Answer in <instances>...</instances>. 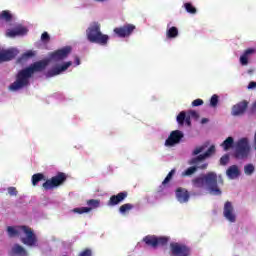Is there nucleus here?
<instances>
[{"label": "nucleus", "instance_id": "473e14b6", "mask_svg": "<svg viewBox=\"0 0 256 256\" xmlns=\"http://www.w3.org/2000/svg\"><path fill=\"white\" fill-rule=\"evenodd\" d=\"M254 172H255V166H253V164H247L244 167V173L246 175H253Z\"/></svg>", "mask_w": 256, "mask_h": 256}, {"label": "nucleus", "instance_id": "4be33fe9", "mask_svg": "<svg viewBox=\"0 0 256 256\" xmlns=\"http://www.w3.org/2000/svg\"><path fill=\"white\" fill-rule=\"evenodd\" d=\"M27 28L22 26H17L14 29H8L6 32V37H17L19 35H26Z\"/></svg>", "mask_w": 256, "mask_h": 256}, {"label": "nucleus", "instance_id": "a211bd4d", "mask_svg": "<svg viewBox=\"0 0 256 256\" xmlns=\"http://www.w3.org/2000/svg\"><path fill=\"white\" fill-rule=\"evenodd\" d=\"M223 215L227 221H230V223H235L237 217L235 216V208H233V204L231 202H225Z\"/></svg>", "mask_w": 256, "mask_h": 256}, {"label": "nucleus", "instance_id": "f8f14e48", "mask_svg": "<svg viewBox=\"0 0 256 256\" xmlns=\"http://www.w3.org/2000/svg\"><path fill=\"white\" fill-rule=\"evenodd\" d=\"M248 108H249V101L242 100L232 107L231 115L233 117H241L245 115Z\"/></svg>", "mask_w": 256, "mask_h": 256}, {"label": "nucleus", "instance_id": "1a4fd4ad", "mask_svg": "<svg viewBox=\"0 0 256 256\" xmlns=\"http://www.w3.org/2000/svg\"><path fill=\"white\" fill-rule=\"evenodd\" d=\"M170 256H191V248L185 244L170 243Z\"/></svg>", "mask_w": 256, "mask_h": 256}, {"label": "nucleus", "instance_id": "2eb2a0df", "mask_svg": "<svg viewBox=\"0 0 256 256\" xmlns=\"http://www.w3.org/2000/svg\"><path fill=\"white\" fill-rule=\"evenodd\" d=\"M71 65H73V62L68 61L62 65L54 66L52 69L47 71L46 77L49 79L51 77H56V75H61V73H63V71H67Z\"/></svg>", "mask_w": 256, "mask_h": 256}, {"label": "nucleus", "instance_id": "ddd939ff", "mask_svg": "<svg viewBox=\"0 0 256 256\" xmlns=\"http://www.w3.org/2000/svg\"><path fill=\"white\" fill-rule=\"evenodd\" d=\"M183 137H185V134H183L181 130L172 131L165 141L166 147H173V145L181 143V139H183Z\"/></svg>", "mask_w": 256, "mask_h": 256}, {"label": "nucleus", "instance_id": "bb28decb", "mask_svg": "<svg viewBox=\"0 0 256 256\" xmlns=\"http://www.w3.org/2000/svg\"><path fill=\"white\" fill-rule=\"evenodd\" d=\"M32 57H35V52H33V50H29V51L25 52L24 54H22L21 57L18 58L17 62L25 63V62H27L28 59H31Z\"/></svg>", "mask_w": 256, "mask_h": 256}, {"label": "nucleus", "instance_id": "49530a36", "mask_svg": "<svg viewBox=\"0 0 256 256\" xmlns=\"http://www.w3.org/2000/svg\"><path fill=\"white\" fill-rule=\"evenodd\" d=\"M252 109H256V102L253 103Z\"/></svg>", "mask_w": 256, "mask_h": 256}, {"label": "nucleus", "instance_id": "b1692460", "mask_svg": "<svg viewBox=\"0 0 256 256\" xmlns=\"http://www.w3.org/2000/svg\"><path fill=\"white\" fill-rule=\"evenodd\" d=\"M253 53H255V49L253 48H248L247 50H245L243 55L240 56L241 65H249V55H253Z\"/></svg>", "mask_w": 256, "mask_h": 256}, {"label": "nucleus", "instance_id": "4468645a", "mask_svg": "<svg viewBox=\"0 0 256 256\" xmlns=\"http://www.w3.org/2000/svg\"><path fill=\"white\" fill-rule=\"evenodd\" d=\"M88 207H80L74 208L73 213H78L79 215H83V213H89L92 209H97L101 205V201L97 199H90L87 201Z\"/></svg>", "mask_w": 256, "mask_h": 256}, {"label": "nucleus", "instance_id": "6e6552de", "mask_svg": "<svg viewBox=\"0 0 256 256\" xmlns=\"http://www.w3.org/2000/svg\"><path fill=\"white\" fill-rule=\"evenodd\" d=\"M251 153V146L247 138L240 139L236 144L235 157L236 159H247Z\"/></svg>", "mask_w": 256, "mask_h": 256}, {"label": "nucleus", "instance_id": "6ab92c4d", "mask_svg": "<svg viewBox=\"0 0 256 256\" xmlns=\"http://www.w3.org/2000/svg\"><path fill=\"white\" fill-rule=\"evenodd\" d=\"M190 197L191 195L187 189L181 187L176 189V199L179 201V203H187Z\"/></svg>", "mask_w": 256, "mask_h": 256}, {"label": "nucleus", "instance_id": "a878e982", "mask_svg": "<svg viewBox=\"0 0 256 256\" xmlns=\"http://www.w3.org/2000/svg\"><path fill=\"white\" fill-rule=\"evenodd\" d=\"M12 20H13V14H11L9 10H4L0 12V23H2V21L9 23Z\"/></svg>", "mask_w": 256, "mask_h": 256}, {"label": "nucleus", "instance_id": "393cba45", "mask_svg": "<svg viewBox=\"0 0 256 256\" xmlns=\"http://www.w3.org/2000/svg\"><path fill=\"white\" fill-rule=\"evenodd\" d=\"M226 175H228V177L230 179H235V178L239 177L240 172H239V168L237 167V165L230 166L226 171Z\"/></svg>", "mask_w": 256, "mask_h": 256}, {"label": "nucleus", "instance_id": "c756f323", "mask_svg": "<svg viewBox=\"0 0 256 256\" xmlns=\"http://www.w3.org/2000/svg\"><path fill=\"white\" fill-rule=\"evenodd\" d=\"M233 143H235L233 137H228L226 140H224V143L221 144V147H223L224 151H229V149L233 147Z\"/></svg>", "mask_w": 256, "mask_h": 256}, {"label": "nucleus", "instance_id": "f704fd0d", "mask_svg": "<svg viewBox=\"0 0 256 256\" xmlns=\"http://www.w3.org/2000/svg\"><path fill=\"white\" fill-rule=\"evenodd\" d=\"M175 175V169H172L166 176V178L163 180L162 185H167L169 181L173 179V176Z\"/></svg>", "mask_w": 256, "mask_h": 256}, {"label": "nucleus", "instance_id": "c85d7f7f", "mask_svg": "<svg viewBox=\"0 0 256 256\" xmlns=\"http://www.w3.org/2000/svg\"><path fill=\"white\" fill-rule=\"evenodd\" d=\"M40 181H45V175L43 173H36L32 175V185L37 187Z\"/></svg>", "mask_w": 256, "mask_h": 256}, {"label": "nucleus", "instance_id": "37998d69", "mask_svg": "<svg viewBox=\"0 0 256 256\" xmlns=\"http://www.w3.org/2000/svg\"><path fill=\"white\" fill-rule=\"evenodd\" d=\"M256 87V82H250L248 85V89H255Z\"/></svg>", "mask_w": 256, "mask_h": 256}, {"label": "nucleus", "instance_id": "f3484780", "mask_svg": "<svg viewBox=\"0 0 256 256\" xmlns=\"http://www.w3.org/2000/svg\"><path fill=\"white\" fill-rule=\"evenodd\" d=\"M129 197L128 191H122L116 195H112L107 203L108 207H115V205H119V203H123Z\"/></svg>", "mask_w": 256, "mask_h": 256}, {"label": "nucleus", "instance_id": "a18cd8bd", "mask_svg": "<svg viewBox=\"0 0 256 256\" xmlns=\"http://www.w3.org/2000/svg\"><path fill=\"white\" fill-rule=\"evenodd\" d=\"M201 123H202V125H205V123H209V119L202 118Z\"/></svg>", "mask_w": 256, "mask_h": 256}, {"label": "nucleus", "instance_id": "5701e85b", "mask_svg": "<svg viewBox=\"0 0 256 256\" xmlns=\"http://www.w3.org/2000/svg\"><path fill=\"white\" fill-rule=\"evenodd\" d=\"M11 253H12V255H16V256H28L29 255L27 253V250L19 244L13 245V247L11 249Z\"/></svg>", "mask_w": 256, "mask_h": 256}, {"label": "nucleus", "instance_id": "e433bc0d", "mask_svg": "<svg viewBox=\"0 0 256 256\" xmlns=\"http://www.w3.org/2000/svg\"><path fill=\"white\" fill-rule=\"evenodd\" d=\"M41 41H43V43H49V41H51V36H49V33L47 32L42 33Z\"/></svg>", "mask_w": 256, "mask_h": 256}, {"label": "nucleus", "instance_id": "412c9836", "mask_svg": "<svg viewBox=\"0 0 256 256\" xmlns=\"http://www.w3.org/2000/svg\"><path fill=\"white\" fill-rule=\"evenodd\" d=\"M176 121L180 127H183V125H187V127H191V116L187 115V112L181 111L177 117Z\"/></svg>", "mask_w": 256, "mask_h": 256}, {"label": "nucleus", "instance_id": "2f4dec72", "mask_svg": "<svg viewBox=\"0 0 256 256\" xmlns=\"http://www.w3.org/2000/svg\"><path fill=\"white\" fill-rule=\"evenodd\" d=\"M184 8L187 11V13H190L191 15H195V13H197V8H195V6H193V4L189 2L184 4Z\"/></svg>", "mask_w": 256, "mask_h": 256}, {"label": "nucleus", "instance_id": "cd10ccee", "mask_svg": "<svg viewBox=\"0 0 256 256\" xmlns=\"http://www.w3.org/2000/svg\"><path fill=\"white\" fill-rule=\"evenodd\" d=\"M179 35V29L177 27L172 26L166 32L167 39H175Z\"/></svg>", "mask_w": 256, "mask_h": 256}, {"label": "nucleus", "instance_id": "0eeeda50", "mask_svg": "<svg viewBox=\"0 0 256 256\" xmlns=\"http://www.w3.org/2000/svg\"><path fill=\"white\" fill-rule=\"evenodd\" d=\"M67 181V174L63 172H59L56 176L46 180L42 187L45 191H51V189H55V187H59Z\"/></svg>", "mask_w": 256, "mask_h": 256}, {"label": "nucleus", "instance_id": "c03bdc74", "mask_svg": "<svg viewBox=\"0 0 256 256\" xmlns=\"http://www.w3.org/2000/svg\"><path fill=\"white\" fill-rule=\"evenodd\" d=\"M75 64L76 65H81V59H79V57H75Z\"/></svg>", "mask_w": 256, "mask_h": 256}, {"label": "nucleus", "instance_id": "423d86ee", "mask_svg": "<svg viewBox=\"0 0 256 256\" xmlns=\"http://www.w3.org/2000/svg\"><path fill=\"white\" fill-rule=\"evenodd\" d=\"M142 241L145 243V245H147V247L157 249V247H165L169 243V237L147 235L143 238Z\"/></svg>", "mask_w": 256, "mask_h": 256}, {"label": "nucleus", "instance_id": "dca6fc26", "mask_svg": "<svg viewBox=\"0 0 256 256\" xmlns=\"http://www.w3.org/2000/svg\"><path fill=\"white\" fill-rule=\"evenodd\" d=\"M192 165L191 167H189L188 169H186L183 173H182V177H191V175L197 173V171H199V169L201 171H205V169H207V167H209V163L204 162V163H200V164H189Z\"/></svg>", "mask_w": 256, "mask_h": 256}, {"label": "nucleus", "instance_id": "58836bf2", "mask_svg": "<svg viewBox=\"0 0 256 256\" xmlns=\"http://www.w3.org/2000/svg\"><path fill=\"white\" fill-rule=\"evenodd\" d=\"M8 193H9V195H11V197H17V193H18L17 188L9 187Z\"/></svg>", "mask_w": 256, "mask_h": 256}, {"label": "nucleus", "instance_id": "a19ab883", "mask_svg": "<svg viewBox=\"0 0 256 256\" xmlns=\"http://www.w3.org/2000/svg\"><path fill=\"white\" fill-rule=\"evenodd\" d=\"M203 105V100L202 99H196L192 102V107H201Z\"/></svg>", "mask_w": 256, "mask_h": 256}, {"label": "nucleus", "instance_id": "20e7f679", "mask_svg": "<svg viewBox=\"0 0 256 256\" xmlns=\"http://www.w3.org/2000/svg\"><path fill=\"white\" fill-rule=\"evenodd\" d=\"M205 149H207V144H203L201 146L196 147L192 151L193 158H191L188 161V165H199L200 163H203L205 159H209V157H211L212 155H215V152L217 151L215 148V145H211L209 149L206 151ZM203 151L205 152L203 153Z\"/></svg>", "mask_w": 256, "mask_h": 256}, {"label": "nucleus", "instance_id": "4c0bfd02", "mask_svg": "<svg viewBox=\"0 0 256 256\" xmlns=\"http://www.w3.org/2000/svg\"><path fill=\"white\" fill-rule=\"evenodd\" d=\"M227 163H229V156L225 154L220 158V165H227Z\"/></svg>", "mask_w": 256, "mask_h": 256}, {"label": "nucleus", "instance_id": "ea45409f", "mask_svg": "<svg viewBox=\"0 0 256 256\" xmlns=\"http://www.w3.org/2000/svg\"><path fill=\"white\" fill-rule=\"evenodd\" d=\"M78 256H93V252L91 251V249L86 248Z\"/></svg>", "mask_w": 256, "mask_h": 256}, {"label": "nucleus", "instance_id": "aec40b11", "mask_svg": "<svg viewBox=\"0 0 256 256\" xmlns=\"http://www.w3.org/2000/svg\"><path fill=\"white\" fill-rule=\"evenodd\" d=\"M17 57L16 49H9L0 52V63H5V61H11Z\"/></svg>", "mask_w": 256, "mask_h": 256}, {"label": "nucleus", "instance_id": "f03ea898", "mask_svg": "<svg viewBox=\"0 0 256 256\" xmlns=\"http://www.w3.org/2000/svg\"><path fill=\"white\" fill-rule=\"evenodd\" d=\"M217 183L223 185V177L221 175L217 176V173L215 172H208L207 174L198 176L192 180L194 187L201 188L207 185L211 195L219 196L222 194V191Z\"/></svg>", "mask_w": 256, "mask_h": 256}, {"label": "nucleus", "instance_id": "9d476101", "mask_svg": "<svg viewBox=\"0 0 256 256\" xmlns=\"http://www.w3.org/2000/svg\"><path fill=\"white\" fill-rule=\"evenodd\" d=\"M135 29H137L135 25L125 24L124 26L114 28V33L121 39H125V37H130Z\"/></svg>", "mask_w": 256, "mask_h": 256}, {"label": "nucleus", "instance_id": "c9c22d12", "mask_svg": "<svg viewBox=\"0 0 256 256\" xmlns=\"http://www.w3.org/2000/svg\"><path fill=\"white\" fill-rule=\"evenodd\" d=\"M218 103H219V96L217 94L212 95L210 99V106L217 107Z\"/></svg>", "mask_w": 256, "mask_h": 256}, {"label": "nucleus", "instance_id": "79ce46f5", "mask_svg": "<svg viewBox=\"0 0 256 256\" xmlns=\"http://www.w3.org/2000/svg\"><path fill=\"white\" fill-rule=\"evenodd\" d=\"M188 116L192 117V119H199V113L195 110H190Z\"/></svg>", "mask_w": 256, "mask_h": 256}, {"label": "nucleus", "instance_id": "7c9ffc66", "mask_svg": "<svg viewBox=\"0 0 256 256\" xmlns=\"http://www.w3.org/2000/svg\"><path fill=\"white\" fill-rule=\"evenodd\" d=\"M135 206H133V204L131 203H126L123 204L122 206L119 207V212L122 215H125L126 213H129V211H131V209H133Z\"/></svg>", "mask_w": 256, "mask_h": 256}, {"label": "nucleus", "instance_id": "7ed1b4c3", "mask_svg": "<svg viewBox=\"0 0 256 256\" xmlns=\"http://www.w3.org/2000/svg\"><path fill=\"white\" fill-rule=\"evenodd\" d=\"M86 37L90 43H97V45L105 46L109 43V35L101 32V24L99 22H92L86 29Z\"/></svg>", "mask_w": 256, "mask_h": 256}, {"label": "nucleus", "instance_id": "f257e3e1", "mask_svg": "<svg viewBox=\"0 0 256 256\" xmlns=\"http://www.w3.org/2000/svg\"><path fill=\"white\" fill-rule=\"evenodd\" d=\"M50 60L43 59L36 61L30 64L28 67L18 71L15 76V81L10 84L9 90L10 91H21V89H25V87H29V79L35 75V73H41L45 71L49 66Z\"/></svg>", "mask_w": 256, "mask_h": 256}, {"label": "nucleus", "instance_id": "9b49d317", "mask_svg": "<svg viewBox=\"0 0 256 256\" xmlns=\"http://www.w3.org/2000/svg\"><path fill=\"white\" fill-rule=\"evenodd\" d=\"M72 48L71 46H65L62 49H58L50 54V59L52 61H63V59H67L71 54Z\"/></svg>", "mask_w": 256, "mask_h": 256}, {"label": "nucleus", "instance_id": "39448f33", "mask_svg": "<svg viewBox=\"0 0 256 256\" xmlns=\"http://www.w3.org/2000/svg\"><path fill=\"white\" fill-rule=\"evenodd\" d=\"M18 229L20 231H23V233L26 235V237H22L20 239L21 243L23 245H26V247H39V240L37 239V235L31 229L29 226H18Z\"/></svg>", "mask_w": 256, "mask_h": 256}, {"label": "nucleus", "instance_id": "72a5a7b5", "mask_svg": "<svg viewBox=\"0 0 256 256\" xmlns=\"http://www.w3.org/2000/svg\"><path fill=\"white\" fill-rule=\"evenodd\" d=\"M7 232L9 237H17V235H19V230L15 229V227L12 226L7 227Z\"/></svg>", "mask_w": 256, "mask_h": 256}]
</instances>
